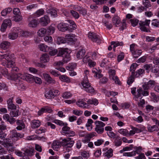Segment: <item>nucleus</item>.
I'll return each mask as SVG.
<instances>
[{
	"label": "nucleus",
	"mask_w": 159,
	"mask_h": 159,
	"mask_svg": "<svg viewBox=\"0 0 159 159\" xmlns=\"http://www.w3.org/2000/svg\"><path fill=\"white\" fill-rule=\"evenodd\" d=\"M23 76L22 74H14L12 75L10 77V79L13 81V83L15 84L19 90H23L25 88L23 84L22 79Z\"/></svg>",
	"instance_id": "nucleus-1"
},
{
	"label": "nucleus",
	"mask_w": 159,
	"mask_h": 159,
	"mask_svg": "<svg viewBox=\"0 0 159 159\" xmlns=\"http://www.w3.org/2000/svg\"><path fill=\"white\" fill-rule=\"evenodd\" d=\"M61 143L64 149H66V152H68L71 150V148L75 142L74 141L71 140V138H69L62 139Z\"/></svg>",
	"instance_id": "nucleus-2"
},
{
	"label": "nucleus",
	"mask_w": 159,
	"mask_h": 159,
	"mask_svg": "<svg viewBox=\"0 0 159 159\" xmlns=\"http://www.w3.org/2000/svg\"><path fill=\"white\" fill-rule=\"evenodd\" d=\"M68 49L66 48H60L59 49L57 56H62L64 63H67L70 60V54L68 52Z\"/></svg>",
	"instance_id": "nucleus-3"
},
{
	"label": "nucleus",
	"mask_w": 159,
	"mask_h": 159,
	"mask_svg": "<svg viewBox=\"0 0 159 159\" xmlns=\"http://www.w3.org/2000/svg\"><path fill=\"white\" fill-rule=\"evenodd\" d=\"M82 84L84 90L87 92L91 93H93L94 92L95 90L88 82L87 76L84 77V79L82 82Z\"/></svg>",
	"instance_id": "nucleus-4"
},
{
	"label": "nucleus",
	"mask_w": 159,
	"mask_h": 159,
	"mask_svg": "<svg viewBox=\"0 0 159 159\" xmlns=\"http://www.w3.org/2000/svg\"><path fill=\"white\" fill-rule=\"evenodd\" d=\"M67 124L66 123L62 128L61 133L64 135H66L69 137L74 136L75 134V132L70 130V128L67 126Z\"/></svg>",
	"instance_id": "nucleus-5"
},
{
	"label": "nucleus",
	"mask_w": 159,
	"mask_h": 159,
	"mask_svg": "<svg viewBox=\"0 0 159 159\" xmlns=\"http://www.w3.org/2000/svg\"><path fill=\"white\" fill-rule=\"evenodd\" d=\"M10 55L11 57L10 58H8L7 59H6L7 62H2V63L3 66L7 68L12 67L14 66L15 64V62L13 60L14 54L10 53Z\"/></svg>",
	"instance_id": "nucleus-6"
},
{
	"label": "nucleus",
	"mask_w": 159,
	"mask_h": 159,
	"mask_svg": "<svg viewBox=\"0 0 159 159\" xmlns=\"http://www.w3.org/2000/svg\"><path fill=\"white\" fill-rule=\"evenodd\" d=\"M96 127L95 130L98 134H101L104 131V127L105 124L101 121H96L95 122Z\"/></svg>",
	"instance_id": "nucleus-7"
},
{
	"label": "nucleus",
	"mask_w": 159,
	"mask_h": 159,
	"mask_svg": "<svg viewBox=\"0 0 159 159\" xmlns=\"http://www.w3.org/2000/svg\"><path fill=\"white\" fill-rule=\"evenodd\" d=\"M59 94V92L58 90L51 89L45 93V96L47 99H52Z\"/></svg>",
	"instance_id": "nucleus-8"
},
{
	"label": "nucleus",
	"mask_w": 159,
	"mask_h": 159,
	"mask_svg": "<svg viewBox=\"0 0 159 159\" xmlns=\"http://www.w3.org/2000/svg\"><path fill=\"white\" fill-rule=\"evenodd\" d=\"M10 135V138L12 140L15 141L19 139V138H21L24 136L23 134L17 132L15 130L11 131Z\"/></svg>",
	"instance_id": "nucleus-9"
},
{
	"label": "nucleus",
	"mask_w": 159,
	"mask_h": 159,
	"mask_svg": "<svg viewBox=\"0 0 159 159\" xmlns=\"http://www.w3.org/2000/svg\"><path fill=\"white\" fill-rule=\"evenodd\" d=\"M88 37L92 41L99 44L101 43V38L99 35L94 33H89Z\"/></svg>",
	"instance_id": "nucleus-10"
},
{
	"label": "nucleus",
	"mask_w": 159,
	"mask_h": 159,
	"mask_svg": "<svg viewBox=\"0 0 159 159\" xmlns=\"http://www.w3.org/2000/svg\"><path fill=\"white\" fill-rule=\"evenodd\" d=\"M13 98L11 97L9 98L7 101V108L8 109L11 110H15L18 108V105H15L13 103Z\"/></svg>",
	"instance_id": "nucleus-11"
},
{
	"label": "nucleus",
	"mask_w": 159,
	"mask_h": 159,
	"mask_svg": "<svg viewBox=\"0 0 159 159\" xmlns=\"http://www.w3.org/2000/svg\"><path fill=\"white\" fill-rule=\"evenodd\" d=\"M6 129L7 126L3 123H1L0 125V138L2 139L6 137L7 134L4 132Z\"/></svg>",
	"instance_id": "nucleus-12"
},
{
	"label": "nucleus",
	"mask_w": 159,
	"mask_h": 159,
	"mask_svg": "<svg viewBox=\"0 0 159 159\" xmlns=\"http://www.w3.org/2000/svg\"><path fill=\"white\" fill-rule=\"evenodd\" d=\"M65 37L66 42L69 43H72L77 40L75 35L72 34H67L65 36Z\"/></svg>",
	"instance_id": "nucleus-13"
},
{
	"label": "nucleus",
	"mask_w": 159,
	"mask_h": 159,
	"mask_svg": "<svg viewBox=\"0 0 159 159\" xmlns=\"http://www.w3.org/2000/svg\"><path fill=\"white\" fill-rule=\"evenodd\" d=\"M155 82L153 80H149L147 83H145L143 85L142 87L143 90H147L150 88H152L155 84Z\"/></svg>",
	"instance_id": "nucleus-14"
},
{
	"label": "nucleus",
	"mask_w": 159,
	"mask_h": 159,
	"mask_svg": "<svg viewBox=\"0 0 159 159\" xmlns=\"http://www.w3.org/2000/svg\"><path fill=\"white\" fill-rule=\"evenodd\" d=\"M43 75L45 81L48 83L52 84L56 83V81L55 80L52 78L49 74L44 73L43 74Z\"/></svg>",
	"instance_id": "nucleus-15"
},
{
	"label": "nucleus",
	"mask_w": 159,
	"mask_h": 159,
	"mask_svg": "<svg viewBox=\"0 0 159 159\" xmlns=\"http://www.w3.org/2000/svg\"><path fill=\"white\" fill-rule=\"evenodd\" d=\"M57 28L59 30L62 32H65L69 30V28H68V25L66 23H60L58 25Z\"/></svg>",
	"instance_id": "nucleus-16"
},
{
	"label": "nucleus",
	"mask_w": 159,
	"mask_h": 159,
	"mask_svg": "<svg viewBox=\"0 0 159 159\" xmlns=\"http://www.w3.org/2000/svg\"><path fill=\"white\" fill-rule=\"evenodd\" d=\"M39 22L42 25L46 26L50 22V20L48 16H45L40 19Z\"/></svg>",
	"instance_id": "nucleus-17"
},
{
	"label": "nucleus",
	"mask_w": 159,
	"mask_h": 159,
	"mask_svg": "<svg viewBox=\"0 0 159 159\" xmlns=\"http://www.w3.org/2000/svg\"><path fill=\"white\" fill-rule=\"evenodd\" d=\"M28 25L29 27L35 28L37 26L39 23L36 20L30 17L29 18Z\"/></svg>",
	"instance_id": "nucleus-18"
},
{
	"label": "nucleus",
	"mask_w": 159,
	"mask_h": 159,
	"mask_svg": "<svg viewBox=\"0 0 159 159\" xmlns=\"http://www.w3.org/2000/svg\"><path fill=\"white\" fill-rule=\"evenodd\" d=\"M16 31L17 32L10 33L8 34V37L10 39L13 40L16 39L17 38L18 35L19 34V33L18 32L17 30L16 29Z\"/></svg>",
	"instance_id": "nucleus-19"
},
{
	"label": "nucleus",
	"mask_w": 159,
	"mask_h": 159,
	"mask_svg": "<svg viewBox=\"0 0 159 159\" xmlns=\"http://www.w3.org/2000/svg\"><path fill=\"white\" fill-rule=\"evenodd\" d=\"M15 29L17 30L18 32L19 33V34L21 36L26 37L31 35V33H29L27 31H23L22 30L19 28H16L15 29H14V30H15Z\"/></svg>",
	"instance_id": "nucleus-20"
},
{
	"label": "nucleus",
	"mask_w": 159,
	"mask_h": 159,
	"mask_svg": "<svg viewBox=\"0 0 159 159\" xmlns=\"http://www.w3.org/2000/svg\"><path fill=\"white\" fill-rule=\"evenodd\" d=\"M11 43L7 41H3L0 44V47L1 48L5 50L8 49Z\"/></svg>",
	"instance_id": "nucleus-21"
},
{
	"label": "nucleus",
	"mask_w": 159,
	"mask_h": 159,
	"mask_svg": "<svg viewBox=\"0 0 159 159\" xmlns=\"http://www.w3.org/2000/svg\"><path fill=\"white\" fill-rule=\"evenodd\" d=\"M120 18L118 16H114L112 18V23L116 27L118 26L119 25L120 23Z\"/></svg>",
	"instance_id": "nucleus-22"
},
{
	"label": "nucleus",
	"mask_w": 159,
	"mask_h": 159,
	"mask_svg": "<svg viewBox=\"0 0 159 159\" xmlns=\"http://www.w3.org/2000/svg\"><path fill=\"white\" fill-rule=\"evenodd\" d=\"M11 57L10 53H4L3 52H0V61L4 59H7L8 58H10Z\"/></svg>",
	"instance_id": "nucleus-23"
},
{
	"label": "nucleus",
	"mask_w": 159,
	"mask_h": 159,
	"mask_svg": "<svg viewBox=\"0 0 159 159\" xmlns=\"http://www.w3.org/2000/svg\"><path fill=\"white\" fill-rule=\"evenodd\" d=\"M143 90L142 88H139L137 89V95H135L134 98L135 100L136 101H138V98L141 97L142 95V94Z\"/></svg>",
	"instance_id": "nucleus-24"
},
{
	"label": "nucleus",
	"mask_w": 159,
	"mask_h": 159,
	"mask_svg": "<svg viewBox=\"0 0 159 159\" xmlns=\"http://www.w3.org/2000/svg\"><path fill=\"white\" fill-rule=\"evenodd\" d=\"M85 53V51L84 49L80 50L77 53L76 57L77 58L80 59L83 58Z\"/></svg>",
	"instance_id": "nucleus-25"
},
{
	"label": "nucleus",
	"mask_w": 159,
	"mask_h": 159,
	"mask_svg": "<svg viewBox=\"0 0 159 159\" xmlns=\"http://www.w3.org/2000/svg\"><path fill=\"white\" fill-rule=\"evenodd\" d=\"M13 143H6L5 144V147L9 152L14 151V148L13 147Z\"/></svg>",
	"instance_id": "nucleus-26"
},
{
	"label": "nucleus",
	"mask_w": 159,
	"mask_h": 159,
	"mask_svg": "<svg viewBox=\"0 0 159 159\" xmlns=\"http://www.w3.org/2000/svg\"><path fill=\"white\" fill-rule=\"evenodd\" d=\"M16 124L18 126L16 129L18 130H20L25 128V125L22 120H18L16 121Z\"/></svg>",
	"instance_id": "nucleus-27"
},
{
	"label": "nucleus",
	"mask_w": 159,
	"mask_h": 159,
	"mask_svg": "<svg viewBox=\"0 0 159 159\" xmlns=\"http://www.w3.org/2000/svg\"><path fill=\"white\" fill-rule=\"evenodd\" d=\"M61 143L60 142L57 141H54L53 142L52 145V148L56 151H57L58 149L60 148Z\"/></svg>",
	"instance_id": "nucleus-28"
},
{
	"label": "nucleus",
	"mask_w": 159,
	"mask_h": 159,
	"mask_svg": "<svg viewBox=\"0 0 159 159\" xmlns=\"http://www.w3.org/2000/svg\"><path fill=\"white\" fill-rule=\"evenodd\" d=\"M40 125V122L38 120H34L32 121L31 127L33 129L38 128Z\"/></svg>",
	"instance_id": "nucleus-29"
},
{
	"label": "nucleus",
	"mask_w": 159,
	"mask_h": 159,
	"mask_svg": "<svg viewBox=\"0 0 159 159\" xmlns=\"http://www.w3.org/2000/svg\"><path fill=\"white\" fill-rule=\"evenodd\" d=\"M142 53V51L140 50L136 49L132 53L134 58H137Z\"/></svg>",
	"instance_id": "nucleus-30"
},
{
	"label": "nucleus",
	"mask_w": 159,
	"mask_h": 159,
	"mask_svg": "<svg viewBox=\"0 0 159 159\" xmlns=\"http://www.w3.org/2000/svg\"><path fill=\"white\" fill-rule=\"evenodd\" d=\"M67 21L71 24L70 27H68L69 28V30H68L70 32H72L74 30H75L76 29V26L74 22L71 20H68Z\"/></svg>",
	"instance_id": "nucleus-31"
},
{
	"label": "nucleus",
	"mask_w": 159,
	"mask_h": 159,
	"mask_svg": "<svg viewBox=\"0 0 159 159\" xmlns=\"http://www.w3.org/2000/svg\"><path fill=\"white\" fill-rule=\"evenodd\" d=\"M59 79L61 81L67 83H70V79L65 75L60 76Z\"/></svg>",
	"instance_id": "nucleus-32"
},
{
	"label": "nucleus",
	"mask_w": 159,
	"mask_h": 159,
	"mask_svg": "<svg viewBox=\"0 0 159 159\" xmlns=\"http://www.w3.org/2000/svg\"><path fill=\"white\" fill-rule=\"evenodd\" d=\"M41 61L43 63H45L49 61L48 55L47 54H43L40 57Z\"/></svg>",
	"instance_id": "nucleus-33"
},
{
	"label": "nucleus",
	"mask_w": 159,
	"mask_h": 159,
	"mask_svg": "<svg viewBox=\"0 0 159 159\" xmlns=\"http://www.w3.org/2000/svg\"><path fill=\"white\" fill-rule=\"evenodd\" d=\"M113 150L111 148H110L104 154V156L105 157H107L108 158H109L113 156Z\"/></svg>",
	"instance_id": "nucleus-34"
},
{
	"label": "nucleus",
	"mask_w": 159,
	"mask_h": 159,
	"mask_svg": "<svg viewBox=\"0 0 159 159\" xmlns=\"http://www.w3.org/2000/svg\"><path fill=\"white\" fill-rule=\"evenodd\" d=\"M12 10V9L10 7L5 8L1 12L2 16H6L7 14L10 13Z\"/></svg>",
	"instance_id": "nucleus-35"
},
{
	"label": "nucleus",
	"mask_w": 159,
	"mask_h": 159,
	"mask_svg": "<svg viewBox=\"0 0 159 159\" xmlns=\"http://www.w3.org/2000/svg\"><path fill=\"white\" fill-rule=\"evenodd\" d=\"M55 30V27L52 25H50L46 30L47 34L51 35L54 32Z\"/></svg>",
	"instance_id": "nucleus-36"
},
{
	"label": "nucleus",
	"mask_w": 159,
	"mask_h": 159,
	"mask_svg": "<svg viewBox=\"0 0 159 159\" xmlns=\"http://www.w3.org/2000/svg\"><path fill=\"white\" fill-rule=\"evenodd\" d=\"M48 14L51 15V16L55 17L57 15V11L54 9H49L47 10Z\"/></svg>",
	"instance_id": "nucleus-37"
},
{
	"label": "nucleus",
	"mask_w": 159,
	"mask_h": 159,
	"mask_svg": "<svg viewBox=\"0 0 159 159\" xmlns=\"http://www.w3.org/2000/svg\"><path fill=\"white\" fill-rule=\"evenodd\" d=\"M114 143L115 145L116 146H120L122 143L121 138L118 136L116 137L115 139Z\"/></svg>",
	"instance_id": "nucleus-38"
},
{
	"label": "nucleus",
	"mask_w": 159,
	"mask_h": 159,
	"mask_svg": "<svg viewBox=\"0 0 159 159\" xmlns=\"http://www.w3.org/2000/svg\"><path fill=\"white\" fill-rule=\"evenodd\" d=\"M87 104H94L95 105H97L98 103V100L94 98L89 99L87 101Z\"/></svg>",
	"instance_id": "nucleus-39"
},
{
	"label": "nucleus",
	"mask_w": 159,
	"mask_h": 159,
	"mask_svg": "<svg viewBox=\"0 0 159 159\" xmlns=\"http://www.w3.org/2000/svg\"><path fill=\"white\" fill-rule=\"evenodd\" d=\"M148 131L150 132H152L155 131H157L159 130V128L156 125H149L148 126Z\"/></svg>",
	"instance_id": "nucleus-40"
},
{
	"label": "nucleus",
	"mask_w": 159,
	"mask_h": 159,
	"mask_svg": "<svg viewBox=\"0 0 159 159\" xmlns=\"http://www.w3.org/2000/svg\"><path fill=\"white\" fill-rule=\"evenodd\" d=\"M25 79L27 81L29 82H33L34 79V76L28 74L25 75Z\"/></svg>",
	"instance_id": "nucleus-41"
},
{
	"label": "nucleus",
	"mask_w": 159,
	"mask_h": 159,
	"mask_svg": "<svg viewBox=\"0 0 159 159\" xmlns=\"http://www.w3.org/2000/svg\"><path fill=\"white\" fill-rule=\"evenodd\" d=\"M19 108L15 110H12L10 113V115L11 117H16L19 116Z\"/></svg>",
	"instance_id": "nucleus-42"
},
{
	"label": "nucleus",
	"mask_w": 159,
	"mask_h": 159,
	"mask_svg": "<svg viewBox=\"0 0 159 159\" xmlns=\"http://www.w3.org/2000/svg\"><path fill=\"white\" fill-rule=\"evenodd\" d=\"M37 33L39 36H43L45 34H47L46 30L44 28H41L38 31Z\"/></svg>",
	"instance_id": "nucleus-43"
},
{
	"label": "nucleus",
	"mask_w": 159,
	"mask_h": 159,
	"mask_svg": "<svg viewBox=\"0 0 159 159\" xmlns=\"http://www.w3.org/2000/svg\"><path fill=\"white\" fill-rule=\"evenodd\" d=\"M77 105L80 107L83 108H87L88 105L85 102L82 101H79L77 103Z\"/></svg>",
	"instance_id": "nucleus-44"
},
{
	"label": "nucleus",
	"mask_w": 159,
	"mask_h": 159,
	"mask_svg": "<svg viewBox=\"0 0 159 159\" xmlns=\"http://www.w3.org/2000/svg\"><path fill=\"white\" fill-rule=\"evenodd\" d=\"M66 42V37L64 38L61 37H59L57 38V43L58 44L65 43Z\"/></svg>",
	"instance_id": "nucleus-45"
},
{
	"label": "nucleus",
	"mask_w": 159,
	"mask_h": 159,
	"mask_svg": "<svg viewBox=\"0 0 159 159\" xmlns=\"http://www.w3.org/2000/svg\"><path fill=\"white\" fill-rule=\"evenodd\" d=\"M102 23L107 29H110L112 28L113 26L108 21L105 20H103Z\"/></svg>",
	"instance_id": "nucleus-46"
},
{
	"label": "nucleus",
	"mask_w": 159,
	"mask_h": 159,
	"mask_svg": "<svg viewBox=\"0 0 159 159\" xmlns=\"http://www.w3.org/2000/svg\"><path fill=\"white\" fill-rule=\"evenodd\" d=\"M119 133L124 136H128L129 131L126 129H121L119 131Z\"/></svg>",
	"instance_id": "nucleus-47"
},
{
	"label": "nucleus",
	"mask_w": 159,
	"mask_h": 159,
	"mask_svg": "<svg viewBox=\"0 0 159 159\" xmlns=\"http://www.w3.org/2000/svg\"><path fill=\"white\" fill-rule=\"evenodd\" d=\"M151 71L154 73H157L159 72V66H154L151 68Z\"/></svg>",
	"instance_id": "nucleus-48"
},
{
	"label": "nucleus",
	"mask_w": 159,
	"mask_h": 159,
	"mask_svg": "<svg viewBox=\"0 0 159 159\" xmlns=\"http://www.w3.org/2000/svg\"><path fill=\"white\" fill-rule=\"evenodd\" d=\"M132 25L133 27H135L137 25L139 22V20L135 18L131 19L130 20Z\"/></svg>",
	"instance_id": "nucleus-49"
},
{
	"label": "nucleus",
	"mask_w": 159,
	"mask_h": 159,
	"mask_svg": "<svg viewBox=\"0 0 159 159\" xmlns=\"http://www.w3.org/2000/svg\"><path fill=\"white\" fill-rule=\"evenodd\" d=\"M151 95L152 97L153 101L155 102H157L159 100V97L156 95L154 93H151Z\"/></svg>",
	"instance_id": "nucleus-50"
},
{
	"label": "nucleus",
	"mask_w": 159,
	"mask_h": 159,
	"mask_svg": "<svg viewBox=\"0 0 159 159\" xmlns=\"http://www.w3.org/2000/svg\"><path fill=\"white\" fill-rule=\"evenodd\" d=\"M150 22V20H146L145 21H140L139 23V25H144L146 26H149Z\"/></svg>",
	"instance_id": "nucleus-51"
},
{
	"label": "nucleus",
	"mask_w": 159,
	"mask_h": 159,
	"mask_svg": "<svg viewBox=\"0 0 159 159\" xmlns=\"http://www.w3.org/2000/svg\"><path fill=\"white\" fill-rule=\"evenodd\" d=\"M123 43L122 42H111V45H113L114 47L115 48L119 46H122L123 45Z\"/></svg>",
	"instance_id": "nucleus-52"
},
{
	"label": "nucleus",
	"mask_w": 159,
	"mask_h": 159,
	"mask_svg": "<svg viewBox=\"0 0 159 159\" xmlns=\"http://www.w3.org/2000/svg\"><path fill=\"white\" fill-rule=\"evenodd\" d=\"M72 94L70 92H66L64 93L62 95V97L65 98H68L71 97Z\"/></svg>",
	"instance_id": "nucleus-53"
},
{
	"label": "nucleus",
	"mask_w": 159,
	"mask_h": 159,
	"mask_svg": "<svg viewBox=\"0 0 159 159\" xmlns=\"http://www.w3.org/2000/svg\"><path fill=\"white\" fill-rule=\"evenodd\" d=\"M47 47V46L44 44H42L39 45V48L40 50L43 52L46 51Z\"/></svg>",
	"instance_id": "nucleus-54"
},
{
	"label": "nucleus",
	"mask_w": 159,
	"mask_h": 159,
	"mask_svg": "<svg viewBox=\"0 0 159 159\" xmlns=\"http://www.w3.org/2000/svg\"><path fill=\"white\" fill-rule=\"evenodd\" d=\"M7 26L11 27V21L10 19H5L3 22Z\"/></svg>",
	"instance_id": "nucleus-55"
},
{
	"label": "nucleus",
	"mask_w": 159,
	"mask_h": 159,
	"mask_svg": "<svg viewBox=\"0 0 159 159\" xmlns=\"http://www.w3.org/2000/svg\"><path fill=\"white\" fill-rule=\"evenodd\" d=\"M110 79H112V76H115L116 71L114 70L110 69L108 71Z\"/></svg>",
	"instance_id": "nucleus-56"
},
{
	"label": "nucleus",
	"mask_w": 159,
	"mask_h": 159,
	"mask_svg": "<svg viewBox=\"0 0 159 159\" xmlns=\"http://www.w3.org/2000/svg\"><path fill=\"white\" fill-rule=\"evenodd\" d=\"M143 5L146 8H149L151 7L150 2L148 0H144L143 1Z\"/></svg>",
	"instance_id": "nucleus-57"
},
{
	"label": "nucleus",
	"mask_w": 159,
	"mask_h": 159,
	"mask_svg": "<svg viewBox=\"0 0 159 159\" xmlns=\"http://www.w3.org/2000/svg\"><path fill=\"white\" fill-rule=\"evenodd\" d=\"M111 79L113 80L114 81L115 83L116 84H117L119 85L120 84V81L119 80V79L117 76H112Z\"/></svg>",
	"instance_id": "nucleus-58"
},
{
	"label": "nucleus",
	"mask_w": 159,
	"mask_h": 159,
	"mask_svg": "<svg viewBox=\"0 0 159 159\" xmlns=\"http://www.w3.org/2000/svg\"><path fill=\"white\" fill-rule=\"evenodd\" d=\"M95 134L94 133H91L86 135V137H87V139L85 140V141H89L90 139L95 136Z\"/></svg>",
	"instance_id": "nucleus-59"
},
{
	"label": "nucleus",
	"mask_w": 159,
	"mask_h": 159,
	"mask_svg": "<svg viewBox=\"0 0 159 159\" xmlns=\"http://www.w3.org/2000/svg\"><path fill=\"white\" fill-rule=\"evenodd\" d=\"M44 40L48 43H51L52 41V39L51 36H46L44 37Z\"/></svg>",
	"instance_id": "nucleus-60"
},
{
	"label": "nucleus",
	"mask_w": 159,
	"mask_h": 159,
	"mask_svg": "<svg viewBox=\"0 0 159 159\" xmlns=\"http://www.w3.org/2000/svg\"><path fill=\"white\" fill-rule=\"evenodd\" d=\"M90 57L88 55H86L83 59V61L84 63H87L89 62L91 60Z\"/></svg>",
	"instance_id": "nucleus-61"
},
{
	"label": "nucleus",
	"mask_w": 159,
	"mask_h": 159,
	"mask_svg": "<svg viewBox=\"0 0 159 159\" xmlns=\"http://www.w3.org/2000/svg\"><path fill=\"white\" fill-rule=\"evenodd\" d=\"M104 142V141L102 139H98L94 142V144L96 146H99L102 144Z\"/></svg>",
	"instance_id": "nucleus-62"
},
{
	"label": "nucleus",
	"mask_w": 159,
	"mask_h": 159,
	"mask_svg": "<svg viewBox=\"0 0 159 159\" xmlns=\"http://www.w3.org/2000/svg\"><path fill=\"white\" fill-rule=\"evenodd\" d=\"M70 12L71 15L75 18L78 19L79 18V15L77 12L73 10L71 11Z\"/></svg>",
	"instance_id": "nucleus-63"
},
{
	"label": "nucleus",
	"mask_w": 159,
	"mask_h": 159,
	"mask_svg": "<svg viewBox=\"0 0 159 159\" xmlns=\"http://www.w3.org/2000/svg\"><path fill=\"white\" fill-rule=\"evenodd\" d=\"M14 20L16 22H18L22 20V16L19 15L15 16L13 17Z\"/></svg>",
	"instance_id": "nucleus-64"
}]
</instances>
